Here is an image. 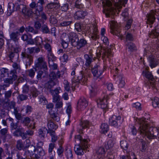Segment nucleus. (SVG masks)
<instances>
[{"label":"nucleus","mask_w":159,"mask_h":159,"mask_svg":"<svg viewBox=\"0 0 159 159\" xmlns=\"http://www.w3.org/2000/svg\"><path fill=\"white\" fill-rule=\"evenodd\" d=\"M135 123L139 125V130L141 134L146 136L149 139H154L157 135L159 134V127H151L148 129V122L145 118L135 119Z\"/></svg>","instance_id":"obj_1"},{"label":"nucleus","mask_w":159,"mask_h":159,"mask_svg":"<svg viewBox=\"0 0 159 159\" xmlns=\"http://www.w3.org/2000/svg\"><path fill=\"white\" fill-rule=\"evenodd\" d=\"M114 5L117 7L119 5L126 3L128 0H111ZM103 7V13L107 17H109L110 15L115 14L114 10L112 7V2L110 0H105L102 2Z\"/></svg>","instance_id":"obj_2"},{"label":"nucleus","mask_w":159,"mask_h":159,"mask_svg":"<svg viewBox=\"0 0 159 159\" xmlns=\"http://www.w3.org/2000/svg\"><path fill=\"white\" fill-rule=\"evenodd\" d=\"M78 37L77 34L74 32H71L68 34H63L62 36V45L63 48H66L68 45V43L70 42L72 45H74L78 40Z\"/></svg>","instance_id":"obj_3"},{"label":"nucleus","mask_w":159,"mask_h":159,"mask_svg":"<svg viewBox=\"0 0 159 159\" xmlns=\"http://www.w3.org/2000/svg\"><path fill=\"white\" fill-rule=\"evenodd\" d=\"M76 140H78L80 141V144L76 145L74 147V150L75 153L78 155L84 154V151L87 150L88 148L87 145L88 142L86 139H83L80 135H79L75 136Z\"/></svg>","instance_id":"obj_4"},{"label":"nucleus","mask_w":159,"mask_h":159,"mask_svg":"<svg viewBox=\"0 0 159 159\" xmlns=\"http://www.w3.org/2000/svg\"><path fill=\"white\" fill-rule=\"evenodd\" d=\"M77 78L76 79H75V78L74 76L72 78V88H75L76 85V83L79 82L82 84H86L88 79L84 71H81L77 75Z\"/></svg>","instance_id":"obj_5"},{"label":"nucleus","mask_w":159,"mask_h":159,"mask_svg":"<svg viewBox=\"0 0 159 159\" xmlns=\"http://www.w3.org/2000/svg\"><path fill=\"white\" fill-rule=\"evenodd\" d=\"M110 24L111 29V33L114 35L117 36L121 39H122L123 36L120 31L119 26L118 23L114 20H111Z\"/></svg>","instance_id":"obj_6"},{"label":"nucleus","mask_w":159,"mask_h":159,"mask_svg":"<svg viewBox=\"0 0 159 159\" xmlns=\"http://www.w3.org/2000/svg\"><path fill=\"white\" fill-rule=\"evenodd\" d=\"M98 57H102L103 61L106 60L107 58L110 59L112 56L111 50L110 48L102 49L101 51L97 54Z\"/></svg>","instance_id":"obj_7"},{"label":"nucleus","mask_w":159,"mask_h":159,"mask_svg":"<svg viewBox=\"0 0 159 159\" xmlns=\"http://www.w3.org/2000/svg\"><path fill=\"white\" fill-rule=\"evenodd\" d=\"M16 10L21 11L25 17L30 16L32 13V11L31 9H27L26 6L23 4L18 5L16 7Z\"/></svg>","instance_id":"obj_8"},{"label":"nucleus","mask_w":159,"mask_h":159,"mask_svg":"<svg viewBox=\"0 0 159 159\" xmlns=\"http://www.w3.org/2000/svg\"><path fill=\"white\" fill-rule=\"evenodd\" d=\"M37 61L35 64V67L39 69H43L44 71L46 72L48 68L44 58L42 57H39L38 58Z\"/></svg>","instance_id":"obj_9"},{"label":"nucleus","mask_w":159,"mask_h":159,"mask_svg":"<svg viewBox=\"0 0 159 159\" xmlns=\"http://www.w3.org/2000/svg\"><path fill=\"white\" fill-rule=\"evenodd\" d=\"M88 105V102L84 98H80L78 102L77 109L79 111L84 110Z\"/></svg>","instance_id":"obj_10"},{"label":"nucleus","mask_w":159,"mask_h":159,"mask_svg":"<svg viewBox=\"0 0 159 159\" xmlns=\"http://www.w3.org/2000/svg\"><path fill=\"white\" fill-rule=\"evenodd\" d=\"M148 67L146 68L145 70L143 71L142 72V74L143 76L146 77L149 80H151L152 82H150L151 85L152 87V88L155 87V85L154 84L155 81H154V79L153 77L152 74V73L148 71Z\"/></svg>","instance_id":"obj_11"},{"label":"nucleus","mask_w":159,"mask_h":159,"mask_svg":"<svg viewBox=\"0 0 159 159\" xmlns=\"http://www.w3.org/2000/svg\"><path fill=\"white\" fill-rule=\"evenodd\" d=\"M148 60L152 68L155 67L159 64V57L151 55L149 57Z\"/></svg>","instance_id":"obj_12"},{"label":"nucleus","mask_w":159,"mask_h":159,"mask_svg":"<svg viewBox=\"0 0 159 159\" xmlns=\"http://www.w3.org/2000/svg\"><path fill=\"white\" fill-rule=\"evenodd\" d=\"M108 96L106 95L102 98H100L97 101L98 106L102 109H105L107 107Z\"/></svg>","instance_id":"obj_13"},{"label":"nucleus","mask_w":159,"mask_h":159,"mask_svg":"<svg viewBox=\"0 0 159 159\" xmlns=\"http://www.w3.org/2000/svg\"><path fill=\"white\" fill-rule=\"evenodd\" d=\"M87 14L88 13L85 11L78 10L75 13L73 17L75 20H80L84 19Z\"/></svg>","instance_id":"obj_14"},{"label":"nucleus","mask_w":159,"mask_h":159,"mask_svg":"<svg viewBox=\"0 0 159 159\" xmlns=\"http://www.w3.org/2000/svg\"><path fill=\"white\" fill-rule=\"evenodd\" d=\"M159 10H157L154 11V10H152L151 11L150 13L149 14L148 16V20L149 23L150 24H152L155 19V18L154 17V15H156L157 16V19L159 20V14L158 13Z\"/></svg>","instance_id":"obj_15"},{"label":"nucleus","mask_w":159,"mask_h":159,"mask_svg":"<svg viewBox=\"0 0 159 159\" xmlns=\"http://www.w3.org/2000/svg\"><path fill=\"white\" fill-rule=\"evenodd\" d=\"M22 56L23 57L25 58V66L27 68L28 66H30L33 61V56L25 52L22 53Z\"/></svg>","instance_id":"obj_16"},{"label":"nucleus","mask_w":159,"mask_h":159,"mask_svg":"<svg viewBox=\"0 0 159 159\" xmlns=\"http://www.w3.org/2000/svg\"><path fill=\"white\" fill-rule=\"evenodd\" d=\"M16 74V72L15 70H11L10 73L8 74V78L6 79V82L9 84L12 83V80H15L17 79Z\"/></svg>","instance_id":"obj_17"},{"label":"nucleus","mask_w":159,"mask_h":159,"mask_svg":"<svg viewBox=\"0 0 159 159\" xmlns=\"http://www.w3.org/2000/svg\"><path fill=\"white\" fill-rule=\"evenodd\" d=\"M88 31V33H90V35L92 39L94 40L97 38L98 31V29L95 26L89 27Z\"/></svg>","instance_id":"obj_18"},{"label":"nucleus","mask_w":159,"mask_h":159,"mask_svg":"<svg viewBox=\"0 0 159 159\" xmlns=\"http://www.w3.org/2000/svg\"><path fill=\"white\" fill-rule=\"evenodd\" d=\"M87 43V42L85 39H82L79 40L78 39V41L76 42L74 46L76 47L77 49L80 50L81 48L84 47Z\"/></svg>","instance_id":"obj_19"},{"label":"nucleus","mask_w":159,"mask_h":159,"mask_svg":"<svg viewBox=\"0 0 159 159\" xmlns=\"http://www.w3.org/2000/svg\"><path fill=\"white\" fill-rule=\"evenodd\" d=\"M45 131H43L42 129H40L39 130L38 137L39 142L37 143L38 145L43 146V141L45 138Z\"/></svg>","instance_id":"obj_20"},{"label":"nucleus","mask_w":159,"mask_h":159,"mask_svg":"<svg viewBox=\"0 0 159 159\" xmlns=\"http://www.w3.org/2000/svg\"><path fill=\"white\" fill-rule=\"evenodd\" d=\"M44 4L43 0H39L36 7V11L35 13L37 16L40 15V12H41L43 10V5Z\"/></svg>","instance_id":"obj_21"},{"label":"nucleus","mask_w":159,"mask_h":159,"mask_svg":"<svg viewBox=\"0 0 159 159\" xmlns=\"http://www.w3.org/2000/svg\"><path fill=\"white\" fill-rule=\"evenodd\" d=\"M48 129H46L47 132H49V131H55L58 128V126L54 123L51 119H50L48 120Z\"/></svg>","instance_id":"obj_22"},{"label":"nucleus","mask_w":159,"mask_h":159,"mask_svg":"<svg viewBox=\"0 0 159 159\" xmlns=\"http://www.w3.org/2000/svg\"><path fill=\"white\" fill-rule=\"evenodd\" d=\"M84 57L85 60V65L87 67H89L93 61L94 59L93 57L92 54H85L84 56Z\"/></svg>","instance_id":"obj_23"},{"label":"nucleus","mask_w":159,"mask_h":159,"mask_svg":"<svg viewBox=\"0 0 159 159\" xmlns=\"http://www.w3.org/2000/svg\"><path fill=\"white\" fill-rule=\"evenodd\" d=\"M91 71L94 76L95 79H97L102 75L103 70H100V68L95 67L91 69Z\"/></svg>","instance_id":"obj_24"},{"label":"nucleus","mask_w":159,"mask_h":159,"mask_svg":"<svg viewBox=\"0 0 159 159\" xmlns=\"http://www.w3.org/2000/svg\"><path fill=\"white\" fill-rule=\"evenodd\" d=\"M28 152L30 155H33L36 152H37V154H40V152H41L42 148H38L37 150H36L35 146L31 145L27 147Z\"/></svg>","instance_id":"obj_25"},{"label":"nucleus","mask_w":159,"mask_h":159,"mask_svg":"<svg viewBox=\"0 0 159 159\" xmlns=\"http://www.w3.org/2000/svg\"><path fill=\"white\" fill-rule=\"evenodd\" d=\"M120 119L121 117L120 116L113 115L111 118L109 119V123L112 125L116 126L117 125V121L120 120Z\"/></svg>","instance_id":"obj_26"},{"label":"nucleus","mask_w":159,"mask_h":159,"mask_svg":"<svg viewBox=\"0 0 159 159\" xmlns=\"http://www.w3.org/2000/svg\"><path fill=\"white\" fill-rule=\"evenodd\" d=\"M44 47L45 49L47 50L48 53V59L53 58V55L52 53V47L51 45L49 43H47L44 45Z\"/></svg>","instance_id":"obj_27"},{"label":"nucleus","mask_w":159,"mask_h":159,"mask_svg":"<svg viewBox=\"0 0 159 159\" xmlns=\"http://www.w3.org/2000/svg\"><path fill=\"white\" fill-rule=\"evenodd\" d=\"M20 35L19 33L16 31L11 32L10 35V36L11 40L15 42H17L19 39V36Z\"/></svg>","instance_id":"obj_28"},{"label":"nucleus","mask_w":159,"mask_h":159,"mask_svg":"<svg viewBox=\"0 0 159 159\" xmlns=\"http://www.w3.org/2000/svg\"><path fill=\"white\" fill-rule=\"evenodd\" d=\"M80 125L81 128L79 129V132L81 134L83 133L82 129H84L88 127L89 125V122L87 120L82 121Z\"/></svg>","instance_id":"obj_29"},{"label":"nucleus","mask_w":159,"mask_h":159,"mask_svg":"<svg viewBox=\"0 0 159 159\" xmlns=\"http://www.w3.org/2000/svg\"><path fill=\"white\" fill-rule=\"evenodd\" d=\"M51 118L54 120L58 122L60 120V117L57 113L54 112L52 110L49 111Z\"/></svg>","instance_id":"obj_30"},{"label":"nucleus","mask_w":159,"mask_h":159,"mask_svg":"<svg viewBox=\"0 0 159 159\" xmlns=\"http://www.w3.org/2000/svg\"><path fill=\"white\" fill-rule=\"evenodd\" d=\"M115 143V142L114 139H110L105 144V147L107 149H110L113 148Z\"/></svg>","instance_id":"obj_31"},{"label":"nucleus","mask_w":159,"mask_h":159,"mask_svg":"<svg viewBox=\"0 0 159 159\" xmlns=\"http://www.w3.org/2000/svg\"><path fill=\"white\" fill-rule=\"evenodd\" d=\"M96 152L98 158L100 159L104 156L105 151L103 148L100 147L97 150Z\"/></svg>","instance_id":"obj_32"},{"label":"nucleus","mask_w":159,"mask_h":159,"mask_svg":"<svg viewBox=\"0 0 159 159\" xmlns=\"http://www.w3.org/2000/svg\"><path fill=\"white\" fill-rule=\"evenodd\" d=\"M49 134L51 137V141L52 142H55L58 139V137L56 134L55 131H49V132H47Z\"/></svg>","instance_id":"obj_33"},{"label":"nucleus","mask_w":159,"mask_h":159,"mask_svg":"<svg viewBox=\"0 0 159 159\" xmlns=\"http://www.w3.org/2000/svg\"><path fill=\"white\" fill-rule=\"evenodd\" d=\"M101 132L103 134L107 133L109 130V127L107 124L106 123L102 124L101 126Z\"/></svg>","instance_id":"obj_34"},{"label":"nucleus","mask_w":159,"mask_h":159,"mask_svg":"<svg viewBox=\"0 0 159 159\" xmlns=\"http://www.w3.org/2000/svg\"><path fill=\"white\" fill-rule=\"evenodd\" d=\"M34 42L37 46L42 47L43 41L41 37L39 36L36 37L34 39Z\"/></svg>","instance_id":"obj_35"},{"label":"nucleus","mask_w":159,"mask_h":159,"mask_svg":"<svg viewBox=\"0 0 159 159\" xmlns=\"http://www.w3.org/2000/svg\"><path fill=\"white\" fill-rule=\"evenodd\" d=\"M53 58H50V59H48V63L49 66L51 69L52 70H56L57 69V65L53 62L52 59Z\"/></svg>","instance_id":"obj_36"},{"label":"nucleus","mask_w":159,"mask_h":159,"mask_svg":"<svg viewBox=\"0 0 159 159\" xmlns=\"http://www.w3.org/2000/svg\"><path fill=\"white\" fill-rule=\"evenodd\" d=\"M16 147L17 149L19 150L23 149V148H24V144L22 140H19L17 141Z\"/></svg>","instance_id":"obj_37"},{"label":"nucleus","mask_w":159,"mask_h":159,"mask_svg":"<svg viewBox=\"0 0 159 159\" xmlns=\"http://www.w3.org/2000/svg\"><path fill=\"white\" fill-rule=\"evenodd\" d=\"M56 84V82L53 80H49L46 84H45L46 87L48 89H51Z\"/></svg>","instance_id":"obj_38"},{"label":"nucleus","mask_w":159,"mask_h":159,"mask_svg":"<svg viewBox=\"0 0 159 159\" xmlns=\"http://www.w3.org/2000/svg\"><path fill=\"white\" fill-rule=\"evenodd\" d=\"M98 85L95 83H92L91 85L90 90L91 93H95L98 91Z\"/></svg>","instance_id":"obj_39"},{"label":"nucleus","mask_w":159,"mask_h":159,"mask_svg":"<svg viewBox=\"0 0 159 159\" xmlns=\"http://www.w3.org/2000/svg\"><path fill=\"white\" fill-rule=\"evenodd\" d=\"M84 0H77L75 2V7L78 9H82L84 7L83 5L82 2Z\"/></svg>","instance_id":"obj_40"},{"label":"nucleus","mask_w":159,"mask_h":159,"mask_svg":"<svg viewBox=\"0 0 159 159\" xmlns=\"http://www.w3.org/2000/svg\"><path fill=\"white\" fill-rule=\"evenodd\" d=\"M11 93L12 91L11 90H9L5 92V100H7L6 101V103H8L10 101V100L8 99V98L11 97Z\"/></svg>","instance_id":"obj_41"},{"label":"nucleus","mask_w":159,"mask_h":159,"mask_svg":"<svg viewBox=\"0 0 159 159\" xmlns=\"http://www.w3.org/2000/svg\"><path fill=\"white\" fill-rule=\"evenodd\" d=\"M118 79L120 80V83L119 84V86L120 87L122 88L125 85V82L124 80V78L122 75H120L118 76Z\"/></svg>","instance_id":"obj_42"},{"label":"nucleus","mask_w":159,"mask_h":159,"mask_svg":"<svg viewBox=\"0 0 159 159\" xmlns=\"http://www.w3.org/2000/svg\"><path fill=\"white\" fill-rule=\"evenodd\" d=\"M61 90L60 87H58L54 90H50V93L52 95H59V91Z\"/></svg>","instance_id":"obj_43"},{"label":"nucleus","mask_w":159,"mask_h":159,"mask_svg":"<svg viewBox=\"0 0 159 159\" xmlns=\"http://www.w3.org/2000/svg\"><path fill=\"white\" fill-rule=\"evenodd\" d=\"M121 148L125 150H126L128 148V144L126 141H121L120 142Z\"/></svg>","instance_id":"obj_44"},{"label":"nucleus","mask_w":159,"mask_h":159,"mask_svg":"<svg viewBox=\"0 0 159 159\" xmlns=\"http://www.w3.org/2000/svg\"><path fill=\"white\" fill-rule=\"evenodd\" d=\"M25 30L26 32H30L34 34H37L38 32V30H34L32 27L30 26L26 27Z\"/></svg>","instance_id":"obj_45"},{"label":"nucleus","mask_w":159,"mask_h":159,"mask_svg":"<svg viewBox=\"0 0 159 159\" xmlns=\"http://www.w3.org/2000/svg\"><path fill=\"white\" fill-rule=\"evenodd\" d=\"M152 104L154 107H159V99L157 97L154 98L152 101Z\"/></svg>","instance_id":"obj_46"},{"label":"nucleus","mask_w":159,"mask_h":159,"mask_svg":"<svg viewBox=\"0 0 159 159\" xmlns=\"http://www.w3.org/2000/svg\"><path fill=\"white\" fill-rule=\"evenodd\" d=\"M66 155L68 159H71L73 157V154L71 149L69 148L66 149Z\"/></svg>","instance_id":"obj_47"},{"label":"nucleus","mask_w":159,"mask_h":159,"mask_svg":"<svg viewBox=\"0 0 159 159\" xmlns=\"http://www.w3.org/2000/svg\"><path fill=\"white\" fill-rule=\"evenodd\" d=\"M36 70L35 69H31L27 71V73L29 76L31 78H33L35 75Z\"/></svg>","instance_id":"obj_48"},{"label":"nucleus","mask_w":159,"mask_h":159,"mask_svg":"<svg viewBox=\"0 0 159 159\" xmlns=\"http://www.w3.org/2000/svg\"><path fill=\"white\" fill-rule=\"evenodd\" d=\"M127 48L130 51H133L136 49L134 44L132 43H130L127 45Z\"/></svg>","instance_id":"obj_49"},{"label":"nucleus","mask_w":159,"mask_h":159,"mask_svg":"<svg viewBox=\"0 0 159 159\" xmlns=\"http://www.w3.org/2000/svg\"><path fill=\"white\" fill-rule=\"evenodd\" d=\"M14 5L12 3H9L7 9L8 12L9 13H11L14 11Z\"/></svg>","instance_id":"obj_50"},{"label":"nucleus","mask_w":159,"mask_h":159,"mask_svg":"<svg viewBox=\"0 0 159 159\" xmlns=\"http://www.w3.org/2000/svg\"><path fill=\"white\" fill-rule=\"evenodd\" d=\"M57 75L54 72H51L49 75L50 80H52L56 82L57 80Z\"/></svg>","instance_id":"obj_51"},{"label":"nucleus","mask_w":159,"mask_h":159,"mask_svg":"<svg viewBox=\"0 0 159 159\" xmlns=\"http://www.w3.org/2000/svg\"><path fill=\"white\" fill-rule=\"evenodd\" d=\"M12 66L14 69V70H15L16 72V71H17L18 72H20L21 68L19 64L15 62L13 63Z\"/></svg>","instance_id":"obj_52"},{"label":"nucleus","mask_w":159,"mask_h":159,"mask_svg":"<svg viewBox=\"0 0 159 159\" xmlns=\"http://www.w3.org/2000/svg\"><path fill=\"white\" fill-rule=\"evenodd\" d=\"M66 113L68 115V118L69 119L70 116V114L72 111V108L71 105L68 104L66 110Z\"/></svg>","instance_id":"obj_53"},{"label":"nucleus","mask_w":159,"mask_h":159,"mask_svg":"<svg viewBox=\"0 0 159 159\" xmlns=\"http://www.w3.org/2000/svg\"><path fill=\"white\" fill-rule=\"evenodd\" d=\"M60 59L62 61L66 62L68 60V57L67 53H64L63 55L60 57Z\"/></svg>","instance_id":"obj_54"},{"label":"nucleus","mask_w":159,"mask_h":159,"mask_svg":"<svg viewBox=\"0 0 159 159\" xmlns=\"http://www.w3.org/2000/svg\"><path fill=\"white\" fill-rule=\"evenodd\" d=\"M8 127L1 129L0 133L2 136H5L8 133Z\"/></svg>","instance_id":"obj_55"},{"label":"nucleus","mask_w":159,"mask_h":159,"mask_svg":"<svg viewBox=\"0 0 159 159\" xmlns=\"http://www.w3.org/2000/svg\"><path fill=\"white\" fill-rule=\"evenodd\" d=\"M49 21L50 23L52 24H56L57 22L56 18L53 15L51 16Z\"/></svg>","instance_id":"obj_56"},{"label":"nucleus","mask_w":159,"mask_h":159,"mask_svg":"<svg viewBox=\"0 0 159 159\" xmlns=\"http://www.w3.org/2000/svg\"><path fill=\"white\" fill-rule=\"evenodd\" d=\"M82 25L80 23H77L75 24V29L78 31H81L82 30Z\"/></svg>","instance_id":"obj_57"},{"label":"nucleus","mask_w":159,"mask_h":159,"mask_svg":"<svg viewBox=\"0 0 159 159\" xmlns=\"http://www.w3.org/2000/svg\"><path fill=\"white\" fill-rule=\"evenodd\" d=\"M42 31L44 33L47 34L49 32V30L47 26L45 25H43L42 28Z\"/></svg>","instance_id":"obj_58"},{"label":"nucleus","mask_w":159,"mask_h":159,"mask_svg":"<svg viewBox=\"0 0 159 159\" xmlns=\"http://www.w3.org/2000/svg\"><path fill=\"white\" fill-rule=\"evenodd\" d=\"M122 159H137L135 155L133 154L130 156H123L122 157Z\"/></svg>","instance_id":"obj_59"},{"label":"nucleus","mask_w":159,"mask_h":159,"mask_svg":"<svg viewBox=\"0 0 159 159\" xmlns=\"http://www.w3.org/2000/svg\"><path fill=\"white\" fill-rule=\"evenodd\" d=\"M39 102L43 105L46 104L48 102L45 98L43 96H41L39 98Z\"/></svg>","instance_id":"obj_60"},{"label":"nucleus","mask_w":159,"mask_h":159,"mask_svg":"<svg viewBox=\"0 0 159 159\" xmlns=\"http://www.w3.org/2000/svg\"><path fill=\"white\" fill-rule=\"evenodd\" d=\"M64 87L65 90L67 91H69L70 89V86L69 83L66 80H65L64 81Z\"/></svg>","instance_id":"obj_61"},{"label":"nucleus","mask_w":159,"mask_h":159,"mask_svg":"<svg viewBox=\"0 0 159 159\" xmlns=\"http://www.w3.org/2000/svg\"><path fill=\"white\" fill-rule=\"evenodd\" d=\"M31 93L33 97H36L38 95V92L37 89L34 88H32L31 90Z\"/></svg>","instance_id":"obj_62"},{"label":"nucleus","mask_w":159,"mask_h":159,"mask_svg":"<svg viewBox=\"0 0 159 159\" xmlns=\"http://www.w3.org/2000/svg\"><path fill=\"white\" fill-rule=\"evenodd\" d=\"M16 130L14 132V135L16 136H20V135L22 133L21 129L17 128Z\"/></svg>","instance_id":"obj_63"},{"label":"nucleus","mask_w":159,"mask_h":159,"mask_svg":"<svg viewBox=\"0 0 159 159\" xmlns=\"http://www.w3.org/2000/svg\"><path fill=\"white\" fill-rule=\"evenodd\" d=\"M30 119L29 117H26L24 118L23 120V123L26 126H27L30 123Z\"/></svg>","instance_id":"obj_64"}]
</instances>
